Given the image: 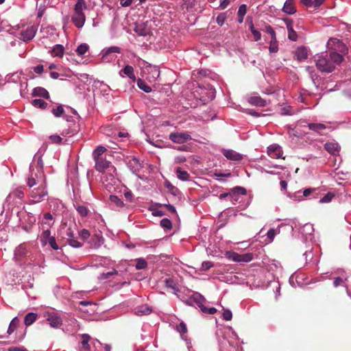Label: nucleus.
I'll return each mask as SVG.
<instances>
[{
	"label": "nucleus",
	"instance_id": "f257e3e1",
	"mask_svg": "<svg viewBox=\"0 0 351 351\" xmlns=\"http://www.w3.org/2000/svg\"><path fill=\"white\" fill-rule=\"evenodd\" d=\"M343 57L337 52H331L317 56L315 59L317 69L322 73H331L341 62Z\"/></svg>",
	"mask_w": 351,
	"mask_h": 351
},
{
	"label": "nucleus",
	"instance_id": "f03ea898",
	"mask_svg": "<svg viewBox=\"0 0 351 351\" xmlns=\"http://www.w3.org/2000/svg\"><path fill=\"white\" fill-rule=\"evenodd\" d=\"M47 182V178L43 169H35L34 165H30L29 173L26 178V184L29 189Z\"/></svg>",
	"mask_w": 351,
	"mask_h": 351
},
{
	"label": "nucleus",
	"instance_id": "7ed1b4c3",
	"mask_svg": "<svg viewBox=\"0 0 351 351\" xmlns=\"http://www.w3.org/2000/svg\"><path fill=\"white\" fill-rule=\"evenodd\" d=\"M87 8L84 0H77L74 7V12L71 16V21L77 28H82L85 23L86 16L84 10Z\"/></svg>",
	"mask_w": 351,
	"mask_h": 351
},
{
	"label": "nucleus",
	"instance_id": "20e7f679",
	"mask_svg": "<svg viewBox=\"0 0 351 351\" xmlns=\"http://www.w3.org/2000/svg\"><path fill=\"white\" fill-rule=\"evenodd\" d=\"M28 195L33 204L40 203L46 199L48 196L47 182L29 189Z\"/></svg>",
	"mask_w": 351,
	"mask_h": 351
},
{
	"label": "nucleus",
	"instance_id": "39448f33",
	"mask_svg": "<svg viewBox=\"0 0 351 351\" xmlns=\"http://www.w3.org/2000/svg\"><path fill=\"white\" fill-rule=\"evenodd\" d=\"M38 30L37 25H23L22 27V29L20 30L19 33V38L20 40H23V42H28L31 40H32L34 36H36V34Z\"/></svg>",
	"mask_w": 351,
	"mask_h": 351
},
{
	"label": "nucleus",
	"instance_id": "423d86ee",
	"mask_svg": "<svg viewBox=\"0 0 351 351\" xmlns=\"http://www.w3.org/2000/svg\"><path fill=\"white\" fill-rule=\"evenodd\" d=\"M226 257L237 263H249L253 260L252 253L239 254L235 252L228 251L226 252Z\"/></svg>",
	"mask_w": 351,
	"mask_h": 351
},
{
	"label": "nucleus",
	"instance_id": "0eeeda50",
	"mask_svg": "<svg viewBox=\"0 0 351 351\" xmlns=\"http://www.w3.org/2000/svg\"><path fill=\"white\" fill-rule=\"evenodd\" d=\"M24 192L22 190V187L16 189L15 190L10 192L6 197L5 202L3 204V208L10 209V206L14 203L15 199L19 198L20 199L24 197Z\"/></svg>",
	"mask_w": 351,
	"mask_h": 351
},
{
	"label": "nucleus",
	"instance_id": "6e6552de",
	"mask_svg": "<svg viewBox=\"0 0 351 351\" xmlns=\"http://www.w3.org/2000/svg\"><path fill=\"white\" fill-rule=\"evenodd\" d=\"M95 169L99 172H108L111 176L116 172V168L111 162L104 158L96 159Z\"/></svg>",
	"mask_w": 351,
	"mask_h": 351
},
{
	"label": "nucleus",
	"instance_id": "1a4fd4ad",
	"mask_svg": "<svg viewBox=\"0 0 351 351\" xmlns=\"http://www.w3.org/2000/svg\"><path fill=\"white\" fill-rule=\"evenodd\" d=\"M44 317L46 320L49 322V325L52 328H59L62 324V319L60 315L53 311H47L45 312Z\"/></svg>",
	"mask_w": 351,
	"mask_h": 351
},
{
	"label": "nucleus",
	"instance_id": "9d476101",
	"mask_svg": "<svg viewBox=\"0 0 351 351\" xmlns=\"http://www.w3.org/2000/svg\"><path fill=\"white\" fill-rule=\"evenodd\" d=\"M169 138L175 143L182 144L192 139L191 135L187 132H172L169 134Z\"/></svg>",
	"mask_w": 351,
	"mask_h": 351
},
{
	"label": "nucleus",
	"instance_id": "9b49d317",
	"mask_svg": "<svg viewBox=\"0 0 351 351\" xmlns=\"http://www.w3.org/2000/svg\"><path fill=\"white\" fill-rule=\"evenodd\" d=\"M27 250L24 244L19 245L16 247L14 253V261L17 264H21L25 259Z\"/></svg>",
	"mask_w": 351,
	"mask_h": 351
},
{
	"label": "nucleus",
	"instance_id": "f8f14e48",
	"mask_svg": "<svg viewBox=\"0 0 351 351\" xmlns=\"http://www.w3.org/2000/svg\"><path fill=\"white\" fill-rule=\"evenodd\" d=\"M267 154L272 158H282L281 147L277 144H273L268 147Z\"/></svg>",
	"mask_w": 351,
	"mask_h": 351
},
{
	"label": "nucleus",
	"instance_id": "ddd939ff",
	"mask_svg": "<svg viewBox=\"0 0 351 351\" xmlns=\"http://www.w3.org/2000/svg\"><path fill=\"white\" fill-rule=\"evenodd\" d=\"M223 155L230 160L240 161L243 159V155L232 149H223L221 151Z\"/></svg>",
	"mask_w": 351,
	"mask_h": 351
},
{
	"label": "nucleus",
	"instance_id": "4468645a",
	"mask_svg": "<svg viewBox=\"0 0 351 351\" xmlns=\"http://www.w3.org/2000/svg\"><path fill=\"white\" fill-rule=\"evenodd\" d=\"M288 31V38L290 40L296 41L298 39V34L293 29V21L290 19H284Z\"/></svg>",
	"mask_w": 351,
	"mask_h": 351
},
{
	"label": "nucleus",
	"instance_id": "2eb2a0df",
	"mask_svg": "<svg viewBox=\"0 0 351 351\" xmlns=\"http://www.w3.org/2000/svg\"><path fill=\"white\" fill-rule=\"evenodd\" d=\"M238 194L245 195L246 190L243 187L236 186L231 191L230 200L232 202L233 204L239 201Z\"/></svg>",
	"mask_w": 351,
	"mask_h": 351
},
{
	"label": "nucleus",
	"instance_id": "dca6fc26",
	"mask_svg": "<svg viewBox=\"0 0 351 351\" xmlns=\"http://www.w3.org/2000/svg\"><path fill=\"white\" fill-rule=\"evenodd\" d=\"M119 75L121 77H124L127 75L133 82H135L136 78L134 75V69L130 65H126L122 70L119 71Z\"/></svg>",
	"mask_w": 351,
	"mask_h": 351
},
{
	"label": "nucleus",
	"instance_id": "f3484780",
	"mask_svg": "<svg viewBox=\"0 0 351 351\" xmlns=\"http://www.w3.org/2000/svg\"><path fill=\"white\" fill-rule=\"evenodd\" d=\"M121 52V49L117 46H112L102 51V60L103 61L109 62L110 59L108 56L112 53H119Z\"/></svg>",
	"mask_w": 351,
	"mask_h": 351
},
{
	"label": "nucleus",
	"instance_id": "a211bd4d",
	"mask_svg": "<svg viewBox=\"0 0 351 351\" xmlns=\"http://www.w3.org/2000/svg\"><path fill=\"white\" fill-rule=\"evenodd\" d=\"M282 12L288 14H293L296 12V8L293 0H287L282 9Z\"/></svg>",
	"mask_w": 351,
	"mask_h": 351
},
{
	"label": "nucleus",
	"instance_id": "6ab92c4d",
	"mask_svg": "<svg viewBox=\"0 0 351 351\" xmlns=\"http://www.w3.org/2000/svg\"><path fill=\"white\" fill-rule=\"evenodd\" d=\"M32 95L33 97H40L45 99L49 98V92L43 87L38 86L33 89Z\"/></svg>",
	"mask_w": 351,
	"mask_h": 351
},
{
	"label": "nucleus",
	"instance_id": "aec40b11",
	"mask_svg": "<svg viewBox=\"0 0 351 351\" xmlns=\"http://www.w3.org/2000/svg\"><path fill=\"white\" fill-rule=\"evenodd\" d=\"M325 149L331 154L336 155L339 153L340 147L336 142H328L324 145Z\"/></svg>",
	"mask_w": 351,
	"mask_h": 351
},
{
	"label": "nucleus",
	"instance_id": "412c9836",
	"mask_svg": "<svg viewBox=\"0 0 351 351\" xmlns=\"http://www.w3.org/2000/svg\"><path fill=\"white\" fill-rule=\"evenodd\" d=\"M295 57L299 61H303L308 57V51L305 47H298L295 52Z\"/></svg>",
	"mask_w": 351,
	"mask_h": 351
},
{
	"label": "nucleus",
	"instance_id": "4be33fe9",
	"mask_svg": "<svg viewBox=\"0 0 351 351\" xmlns=\"http://www.w3.org/2000/svg\"><path fill=\"white\" fill-rule=\"evenodd\" d=\"M248 101L252 105H254L256 106H259V107H263L267 105V101L265 99H262L258 95H254V96L250 97L248 99Z\"/></svg>",
	"mask_w": 351,
	"mask_h": 351
},
{
	"label": "nucleus",
	"instance_id": "5701e85b",
	"mask_svg": "<svg viewBox=\"0 0 351 351\" xmlns=\"http://www.w3.org/2000/svg\"><path fill=\"white\" fill-rule=\"evenodd\" d=\"M128 166L133 173H136L141 169V165L136 158L130 159L128 162Z\"/></svg>",
	"mask_w": 351,
	"mask_h": 351
},
{
	"label": "nucleus",
	"instance_id": "b1692460",
	"mask_svg": "<svg viewBox=\"0 0 351 351\" xmlns=\"http://www.w3.org/2000/svg\"><path fill=\"white\" fill-rule=\"evenodd\" d=\"M54 219L52 215L49 213H45L43 215V218L41 221V225L43 226V228H44V226L46 225L47 228H50L53 225Z\"/></svg>",
	"mask_w": 351,
	"mask_h": 351
},
{
	"label": "nucleus",
	"instance_id": "393cba45",
	"mask_svg": "<svg viewBox=\"0 0 351 351\" xmlns=\"http://www.w3.org/2000/svg\"><path fill=\"white\" fill-rule=\"evenodd\" d=\"M152 308L147 305H141L135 308V314L138 316L150 314Z\"/></svg>",
	"mask_w": 351,
	"mask_h": 351
},
{
	"label": "nucleus",
	"instance_id": "a878e982",
	"mask_svg": "<svg viewBox=\"0 0 351 351\" xmlns=\"http://www.w3.org/2000/svg\"><path fill=\"white\" fill-rule=\"evenodd\" d=\"M191 300L195 302L199 308L203 306V304L206 300L204 296L197 292L194 293L192 295Z\"/></svg>",
	"mask_w": 351,
	"mask_h": 351
},
{
	"label": "nucleus",
	"instance_id": "bb28decb",
	"mask_svg": "<svg viewBox=\"0 0 351 351\" xmlns=\"http://www.w3.org/2000/svg\"><path fill=\"white\" fill-rule=\"evenodd\" d=\"M176 173L177 175V177L179 180L182 181H188L190 178L189 173L184 170H182L180 167H178L176 169Z\"/></svg>",
	"mask_w": 351,
	"mask_h": 351
},
{
	"label": "nucleus",
	"instance_id": "cd10ccee",
	"mask_svg": "<svg viewBox=\"0 0 351 351\" xmlns=\"http://www.w3.org/2000/svg\"><path fill=\"white\" fill-rule=\"evenodd\" d=\"M51 53L53 56L61 58L64 54V47L62 45H56Z\"/></svg>",
	"mask_w": 351,
	"mask_h": 351
},
{
	"label": "nucleus",
	"instance_id": "c85d7f7f",
	"mask_svg": "<svg viewBox=\"0 0 351 351\" xmlns=\"http://www.w3.org/2000/svg\"><path fill=\"white\" fill-rule=\"evenodd\" d=\"M314 232L313 226L310 223H306L304 225L302 228V233L305 235L306 239H308V236L309 237V239H311V235L312 233Z\"/></svg>",
	"mask_w": 351,
	"mask_h": 351
},
{
	"label": "nucleus",
	"instance_id": "c756f323",
	"mask_svg": "<svg viewBox=\"0 0 351 351\" xmlns=\"http://www.w3.org/2000/svg\"><path fill=\"white\" fill-rule=\"evenodd\" d=\"M37 314L35 313H27L24 319V323L27 326L32 325L37 319Z\"/></svg>",
	"mask_w": 351,
	"mask_h": 351
},
{
	"label": "nucleus",
	"instance_id": "7c9ffc66",
	"mask_svg": "<svg viewBox=\"0 0 351 351\" xmlns=\"http://www.w3.org/2000/svg\"><path fill=\"white\" fill-rule=\"evenodd\" d=\"M52 236H51V232L47 228V230H43L40 235V241L43 245H46L47 244L48 240H49Z\"/></svg>",
	"mask_w": 351,
	"mask_h": 351
},
{
	"label": "nucleus",
	"instance_id": "2f4dec72",
	"mask_svg": "<svg viewBox=\"0 0 351 351\" xmlns=\"http://www.w3.org/2000/svg\"><path fill=\"white\" fill-rule=\"evenodd\" d=\"M308 127L311 130L315 131L319 134H321V132L326 129V125L322 123H309Z\"/></svg>",
	"mask_w": 351,
	"mask_h": 351
},
{
	"label": "nucleus",
	"instance_id": "473e14b6",
	"mask_svg": "<svg viewBox=\"0 0 351 351\" xmlns=\"http://www.w3.org/2000/svg\"><path fill=\"white\" fill-rule=\"evenodd\" d=\"M75 208L76 210L77 211L78 214L82 217H85L88 215L89 210L88 208L83 205L76 204L75 205Z\"/></svg>",
	"mask_w": 351,
	"mask_h": 351
},
{
	"label": "nucleus",
	"instance_id": "72a5a7b5",
	"mask_svg": "<svg viewBox=\"0 0 351 351\" xmlns=\"http://www.w3.org/2000/svg\"><path fill=\"white\" fill-rule=\"evenodd\" d=\"M106 151V148L104 146H98L93 152V157L94 160L96 159L101 158L100 157Z\"/></svg>",
	"mask_w": 351,
	"mask_h": 351
},
{
	"label": "nucleus",
	"instance_id": "f704fd0d",
	"mask_svg": "<svg viewBox=\"0 0 351 351\" xmlns=\"http://www.w3.org/2000/svg\"><path fill=\"white\" fill-rule=\"evenodd\" d=\"M82 348L86 351L90 350V347L88 342L90 341V337L88 334H83L82 335Z\"/></svg>",
	"mask_w": 351,
	"mask_h": 351
},
{
	"label": "nucleus",
	"instance_id": "c9c22d12",
	"mask_svg": "<svg viewBox=\"0 0 351 351\" xmlns=\"http://www.w3.org/2000/svg\"><path fill=\"white\" fill-rule=\"evenodd\" d=\"M137 86L141 90L145 93H150L152 91V88L141 79L137 80Z\"/></svg>",
	"mask_w": 351,
	"mask_h": 351
},
{
	"label": "nucleus",
	"instance_id": "e433bc0d",
	"mask_svg": "<svg viewBox=\"0 0 351 351\" xmlns=\"http://www.w3.org/2000/svg\"><path fill=\"white\" fill-rule=\"evenodd\" d=\"M32 104L34 107L39 108L41 109H45L47 106V104L44 100H43L41 99H33L32 101Z\"/></svg>",
	"mask_w": 351,
	"mask_h": 351
},
{
	"label": "nucleus",
	"instance_id": "4c0bfd02",
	"mask_svg": "<svg viewBox=\"0 0 351 351\" xmlns=\"http://www.w3.org/2000/svg\"><path fill=\"white\" fill-rule=\"evenodd\" d=\"M89 46L87 44L82 43L77 47L75 51L79 56H83L87 52Z\"/></svg>",
	"mask_w": 351,
	"mask_h": 351
},
{
	"label": "nucleus",
	"instance_id": "58836bf2",
	"mask_svg": "<svg viewBox=\"0 0 351 351\" xmlns=\"http://www.w3.org/2000/svg\"><path fill=\"white\" fill-rule=\"evenodd\" d=\"M19 323V320L17 318V317H15L12 319V320L11 321V322L10 324L8 330V333L9 335L12 334L14 331V330L17 327Z\"/></svg>",
	"mask_w": 351,
	"mask_h": 351
},
{
	"label": "nucleus",
	"instance_id": "ea45409f",
	"mask_svg": "<svg viewBox=\"0 0 351 351\" xmlns=\"http://www.w3.org/2000/svg\"><path fill=\"white\" fill-rule=\"evenodd\" d=\"M250 31L254 36V39L255 41H258L259 40H261V32L258 30V29H256L254 27V25L252 23V22L251 21L250 23Z\"/></svg>",
	"mask_w": 351,
	"mask_h": 351
},
{
	"label": "nucleus",
	"instance_id": "a19ab883",
	"mask_svg": "<svg viewBox=\"0 0 351 351\" xmlns=\"http://www.w3.org/2000/svg\"><path fill=\"white\" fill-rule=\"evenodd\" d=\"M37 159V165L34 166L35 169H40L43 170V162L42 160V154L40 152H37L34 156V160Z\"/></svg>",
	"mask_w": 351,
	"mask_h": 351
},
{
	"label": "nucleus",
	"instance_id": "79ce46f5",
	"mask_svg": "<svg viewBox=\"0 0 351 351\" xmlns=\"http://www.w3.org/2000/svg\"><path fill=\"white\" fill-rule=\"evenodd\" d=\"M269 51L271 53H277L278 51V43L277 39L271 40L269 43Z\"/></svg>",
	"mask_w": 351,
	"mask_h": 351
},
{
	"label": "nucleus",
	"instance_id": "37998d69",
	"mask_svg": "<svg viewBox=\"0 0 351 351\" xmlns=\"http://www.w3.org/2000/svg\"><path fill=\"white\" fill-rule=\"evenodd\" d=\"M91 345L93 348V351H103V345L97 339H92Z\"/></svg>",
	"mask_w": 351,
	"mask_h": 351
},
{
	"label": "nucleus",
	"instance_id": "c03bdc74",
	"mask_svg": "<svg viewBox=\"0 0 351 351\" xmlns=\"http://www.w3.org/2000/svg\"><path fill=\"white\" fill-rule=\"evenodd\" d=\"M110 201L111 202V203L114 204L117 207H122L123 206V201L116 195H110Z\"/></svg>",
	"mask_w": 351,
	"mask_h": 351
},
{
	"label": "nucleus",
	"instance_id": "a18cd8bd",
	"mask_svg": "<svg viewBox=\"0 0 351 351\" xmlns=\"http://www.w3.org/2000/svg\"><path fill=\"white\" fill-rule=\"evenodd\" d=\"M351 286V274L346 276V277L344 278V287L346 288V291L348 295L351 297V294L350 292L349 287Z\"/></svg>",
	"mask_w": 351,
	"mask_h": 351
},
{
	"label": "nucleus",
	"instance_id": "49530a36",
	"mask_svg": "<svg viewBox=\"0 0 351 351\" xmlns=\"http://www.w3.org/2000/svg\"><path fill=\"white\" fill-rule=\"evenodd\" d=\"M160 226L164 229L170 230L172 227V223L169 219L164 218L160 221Z\"/></svg>",
	"mask_w": 351,
	"mask_h": 351
},
{
	"label": "nucleus",
	"instance_id": "de8ad7c7",
	"mask_svg": "<svg viewBox=\"0 0 351 351\" xmlns=\"http://www.w3.org/2000/svg\"><path fill=\"white\" fill-rule=\"evenodd\" d=\"M147 265L146 261L142 258L136 259V268L137 269H143Z\"/></svg>",
	"mask_w": 351,
	"mask_h": 351
},
{
	"label": "nucleus",
	"instance_id": "09e8293b",
	"mask_svg": "<svg viewBox=\"0 0 351 351\" xmlns=\"http://www.w3.org/2000/svg\"><path fill=\"white\" fill-rule=\"evenodd\" d=\"M279 233H280V230H278L277 231L274 228H271L270 230H269V231L267 233V239H269V243L272 242L276 234H279Z\"/></svg>",
	"mask_w": 351,
	"mask_h": 351
},
{
	"label": "nucleus",
	"instance_id": "8fccbe9b",
	"mask_svg": "<svg viewBox=\"0 0 351 351\" xmlns=\"http://www.w3.org/2000/svg\"><path fill=\"white\" fill-rule=\"evenodd\" d=\"M67 242L70 246L75 248L80 247L82 245V244L75 238H68Z\"/></svg>",
	"mask_w": 351,
	"mask_h": 351
},
{
	"label": "nucleus",
	"instance_id": "3c124183",
	"mask_svg": "<svg viewBox=\"0 0 351 351\" xmlns=\"http://www.w3.org/2000/svg\"><path fill=\"white\" fill-rule=\"evenodd\" d=\"M117 274V271L116 269H113L110 271L101 274L100 275V276L99 277V279H100V280H106V279L108 278L110 276H111L112 275H114V274Z\"/></svg>",
	"mask_w": 351,
	"mask_h": 351
},
{
	"label": "nucleus",
	"instance_id": "603ef678",
	"mask_svg": "<svg viewBox=\"0 0 351 351\" xmlns=\"http://www.w3.org/2000/svg\"><path fill=\"white\" fill-rule=\"evenodd\" d=\"M201 311L206 314L213 315L217 312V309L214 307L207 308L204 305L200 308Z\"/></svg>",
	"mask_w": 351,
	"mask_h": 351
},
{
	"label": "nucleus",
	"instance_id": "864d4df0",
	"mask_svg": "<svg viewBox=\"0 0 351 351\" xmlns=\"http://www.w3.org/2000/svg\"><path fill=\"white\" fill-rule=\"evenodd\" d=\"M51 112L55 117H59L63 114L64 108H63L62 106L60 105V106H58L56 108H53L51 110Z\"/></svg>",
	"mask_w": 351,
	"mask_h": 351
},
{
	"label": "nucleus",
	"instance_id": "5fc2aeb1",
	"mask_svg": "<svg viewBox=\"0 0 351 351\" xmlns=\"http://www.w3.org/2000/svg\"><path fill=\"white\" fill-rule=\"evenodd\" d=\"M194 3L195 0H183L182 7L189 10L193 7Z\"/></svg>",
	"mask_w": 351,
	"mask_h": 351
},
{
	"label": "nucleus",
	"instance_id": "6e6d98bb",
	"mask_svg": "<svg viewBox=\"0 0 351 351\" xmlns=\"http://www.w3.org/2000/svg\"><path fill=\"white\" fill-rule=\"evenodd\" d=\"M334 197V195L331 193H328L325 195L322 198L320 199V203H328L331 202L332 199Z\"/></svg>",
	"mask_w": 351,
	"mask_h": 351
},
{
	"label": "nucleus",
	"instance_id": "4d7b16f0",
	"mask_svg": "<svg viewBox=\"0 0 351 351\" xmlns=\"http://www.w3.org/2000/svg\"><path fill=\"white\" fill-rule=\"evenodd\" d=\"M226 19V14L221 13L217 16V17L216 19V22L219 25L222 26L225 22Z\"/></svg>",
	"mask_w": 351,
	"mask_h": 351
},
{
	"label": "nucleus",
	"instance_id": "13d9d810",
	"mask_svg": "<svg viewBox=\"0 0 351 351\" xmlns=\"http://www.w3.org/2000/svg\"><path fill=\"white\" fill-rule=\"evenodd\" d=\"M265 31L267 34H269L271 36V40L277 39L276 32H275L274 29L270 25H267L265 27Z\"/></svg>",
	"mask_w": 351,
	"mask_h": 351
},
{
	"label": "nucleus",
	"instance_id": "bf43d9fd",
	"mask_svg": "<svg viewBox=\"0 0 351 351\" xmlns=\"http://www.w3.org/2000/svg\"><path fill=\"white\" fill-rule=\"evenodd\" d=\"M223 318L226 321H230L232 319V313L229 309H224L223 312Z\"/></svg>",
	"mask_w": 351,
	"mask_h": 351
},
{
	"label": "nucleus",
	"instance_id": "052dcab7",
	"mask_svg": "<svg viewBox=\"0 0 351 351\" xmlns=\"http://www.w3.org/2000/svg\"><path fill=\"white\" fill-rule=\"evenodd\" d=\"M291 107L290 106H285L280 109V114L282 115H290L291 114Z\"/></svg>",
	"mask_w": 351,
	"mask_h": 351
},
{
	"label": "nucleus",
	"instance_id": "680f3d73",
	"mask_svg": "<svg viewBox=\"0 0 351 351\" xmlns=\"http://www.w3.org/2000/svg\"><path fill=\"white\" fill-rule=\"evenodd\" d=\"M47 244H49L50 247L55 250H57L59 248L54 237H52L49 240H48Z\"/></svg>",
	"mask_w": 351,
	"mask_h": 351
},
{
	"label": "nucleus",
	"instance_id": "e2e57ef3",
	"mask_svg": "<svg viewBox=\"0 0 351 351\" xmlns=\"http://www.w3.org/2000/svg\"><path fill=\"white\" fill-rule=\"evenodd\" d=\"M79 234L80 237L84 240L87 239L90 237V232L86 229H82V230H80L79 232Z\"/></svg>",
	"mask_w": 351,
	"mask_h": 351
},
{
	"label": "nucleus",
	"instance_id": "0e129e2a",
	"mask_svg": "<svg viewBox=\"0 0 351 351\" xmlns=\"http://www.w3.org/2000/svg\"><path fill=\"white\" fill-rule=\"evenodd\" d=\"M177 330L181 334L186 333L187 332L186 324L184 322H181L178 326H177Z\"/></svg>",
	"mask_w": 351,
	"mask_h": 351
},
{
	"label": "nucleus",
	"instance_id": "69168bd1",
	"mask_svg": "<svg viewBox=\"0 0 351 351\" xmlns=\"http://www.w3.org/2000/svg\"><path fill=\"white\" fill-rule=\"evenodd\" d=\"M213 267V264L212 262H210V261H204L202 263V269L204 271H207Z\"/></svg>",
	"mask_w": 351,
	"mask_h": 351
},
{
	"label": "nucleus",
	"instance_id": "338daca9",
	"mask_svg": "<svg viewBox=\"0 0 351 351\" xmlns=\"http://www.w3.org/2000/svg\"><path fill=\"white\" fill-rule=\"evenodd\" d=\"M247 12V6L245 4H241L238 10V15L245 16Z\"/></svg>",
	"mask_w": 351,
	"mask_h": 351
},
{
	"label": "nucleus",
	"instance_id": "774afa93",
	"mask_svg": "<svg viewBox=\"0 0 351 351\" xmlns=\"http://www.w3.org/2000/svg\"><path fill=\"white\" fill-rule=\"evenodd\" d=\"M49 139L53 143H60L62 141V138L59 135H51Z\"/></svg>",
	"mask_w": 351,
	"mask_h": 351
}]
</instances>
